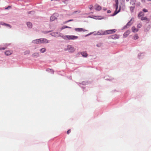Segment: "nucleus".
<instances>
[{
  "instance_id": "nucleus-1",
  "label": "nucleus",
  "mask_w": 151,
  "mask_h": 151,
  "mask_svg": "<svg viewBox=\"0 0 151 151\" xmlns=\"http://www.w3.org/2000/svg\"><path fill=\"white\" fill-rule=\"evenodd\" d=\"M116 4L115 5V6L116 8V10L114 12V14H113V16H114L117 14L118 13L120 10V9L121 8V6H120L119 8V9L117 11V9L118 8V0H116Z\"/></svg>"
},
{
  "instance_id": "nucleus-2",
  "label": "nucleus",
  "mask_w": 151,
  "mask_h": 151,
  "mask_svg": "<svg viewBox=\"0 0 151 151\" xmlns=\"http://www.w3.org/2000/svg\"><path fill=\"white\" fill-rule=\"evenodd\" d=\"M78 38V36L74 35H66L64 37V39H68V40H76Z\"/></svg>"
},
{
  "instance_id": "nucleus-3",
  "label": "nucleus",
  "mask_w": 151,
  "mask_h": 151,
  "mask_svg": "<svg viewBox=\"0 0 151 151\" xmlns=\"http://www.w3.org/2000/svg\"><path fill=\"white\" fill-rule=\"evenodd\" d=\"M116 30V29H113L111 30H108L105 31L106 35L107 34H110L115 33Z\"/></svg>"
},
{
  "instance_id": "nucleus-4",
  "label": "nucleus",
  "mask_w": 151,
  "mask_h": 151,
  "mask_svg": "<svg viewBox=\"0 0 151 151\" xmlns=\"http://www.w3.org/2000/svg\"><path fill=\"white\" fill-rule=\"evenodd\" d=\"M67 50L70 52H73L75 50V49L71 45H68V46Z\"/></svg>"
},
{
  "instance_id": "nucleus-5",
  "label": "nucleus",
  "mask_w": 151,
  "mask_h": 151,
  "mask_svg": "<svg viewBox=\"0 0 151 151\" xmlns=\"http://www.w3.org/2000/svg\"><path fill=\"white\" fill-rule=\"evenodd\" d=\"M40 43H47L49 42L48 40L45 38H40Z\"/></svg>"
},
{
  "instance_id": "nucleus-6",
  "label": "nucleus",
  "mask_w": 151,
  "mask_h": 151,
  "mask_svg": "<svg viewBox=\"0 0 151 151\" xmlns=\"http://www.w3.org/2000/svg\"><path fill=\"white\" fill-rule=\"evenodd\" d=\"M75 30L76 31L78 32H85L87 31V30L85 29H84L83 28H76L75 29Z\"/></svg>"
},
{
  "instance_id": "nucleus-7",
  "label": "nucleus",
  "mask_w": 151,
  "mask_h": 151,
  "mask_svg": "<svg viewBox=\"0 0 151 151\" xmlns=\"http://www.w3.org/2000/svg\"><path fill=\"white\" fill-rule=\"evenodd\" d=\"M32 42L34 44H40V39H37L35 40H33L32 41Z\"/></svg>"
},
{
  "instance_id": "nucleus-8",
  "label": "nucleus",
  "mask_w": 151,
  "mask_h": 151,
  "mask_svg": "<svg viewBox=\"0 0 151 151\" xmlns=\"http://www.w3.org/2000/svg\"><path fill=\"white\" fill-rule=\"evenodd\" d=\"M97 34L98 35H106L105 31H103L102 30H101V31L98 32Z\"/></svg>"
},
{
  "instance_id": "nucleus-9",
  "label": "nucleus",
  "mask_w": 151,
  "mask_h": 151,
  "mask_svg": "<svg viewBox=\"0 0 151 151\" xmlns=\"http://www.w3.org/2000/svg\"><path fill=\"white\" fill-rule=\"evenodd\" d=\"M12 53V51L9 50L6 51L5 52V55L7 56L10 55Z\"/></svg>"
},
{
  "instance_id": "nucleus-10",
  "label": "nucleus",
  "mask_w": 151,
  "mask_h": 151,
  "mask_svg": "<svg viewBox=\"0 0 151 151\" xmlns=\"http://www.w3.org/2000/svg\"><path fill=\"white\" fill-rule=\"evenodd\" d=\"M141 19V20H142V21H148V22H149V19L147 18V17H142L141 18H140Z\"/></svg>"
},
{
  "instance_id": "nucleus-11",
  "label": "nucleus",
  "mask_w": 151,
  "mask_h": 151,
  "mask_svg": "<svg viewBox=\"0 0 151 151\" xmlns=\"http://www.w3.org/2000/svg\"><path fill=\"white\" fill-rule=\"evenodd\" d=\"M111 37L112 39H118L119 37L117 35H111Z\"/></svg>"
},
{
  "instance_id": "nucleus-12",
  "label": "nucleus",
  "mask_w": 151,
  "mask_h": 151,
  "mask_svg": "<svg viewBox=\"0 0 151 151\" xmlns=\"http://www.w3.org/2000/svg\"><path fill=\"white\" fill-rule=\"evenodd\" d=\"M95 9L96 10H97L98 11L100 10L101 9V7L99 5H97V4L96 5H95Z\"/></svg>"
},
{
  "instance_id": "nucleus-13",
  "label": "nucleus",
  "mask_w": 151,
  "mask_h": 151,
  "mask_svg": "<svg viewBox=\"0 0 151 151\" xmlns=\"http://www.w3.org/2000/svg\"><path fill=\"white\" fill-rule=\"evenodd\" d=\"M130 33V31L127 30L126 32L123 35L125 37H126L128 35H129V34Z\"/></svg>"
},
{
  "instance_id": "nucleus-14",
  "label": "nucleus",
  "mask_w": 151,
  "mask_h": 151,
  "mask_svg": "<svg viewBox=\"0 0 151 151\" xmlns=\"http://www.w3.org/2000/svg\"><path fill=\"white\" fill-rule=\"evenodd\" d=\"M27 27L30 28H31L32 27V24L29 22H27Z\"/></svg>"
},
{
  "instance_id": "nucleus-15",
  "label": "nucleus",
  "mask_w": 151,
  "mask_h": 151,
  "mask_svg": "<svg viewBox=\"0 0 151 151\" xmlns=\"http://www.w3.org/2000/svg\"><path fill=\"white\" fill-rule=\"evenodd\" d=\"M145 15V14L144 13L142 12H140L138 14V17L139 18L141 17H142L143 16H144Z\"/></svg>"
},
{
  "instance_id": "nucleus-16",
  "label": "nucleus",
  "mask_w": 151,
  "mask_h": 151,
  "mask_svg": "<svg viewBox=\"0 0 151 151\" xmlns=\"http://www.w3.org/2000/svg\"><path fill=\"white\" fill-rule=\"evenodd\" d=\"M132 31L134 32H136L138 31V29H136L134 27H133L132 28Z\"/></svg>"
},
{
  "instance_id": "nucleus-17",
  "label": "nucleus",
  "mask_w": 151,
  "mask_h": 151,
  "mask_svg": "<svg viewBox=\"0 0 151 151\" xmlns=\"http://www.w3.org/2000/svg\"><path fill=\"white\" fill-rule=\"evenodd\" d=\"M81 54L82 56L83 57H86L88 55V54L86 52H81Z\"/></svg>"
},
{
  "instance_id": "nucleus-18",
  "label": "nucleus",
  "mask_w": 151,
  "mask_h": 151,
  "mask_svg": "<svg viewBox=\"0 0 151 151\" xmlns=\"http://www.w3.org/2000/svg\"><path fill=\"white\" fill-rule=\"evenodd\" d=\"M1 24L3 25H4L6 27H8L10 28H11L12 27L11 26L8 24H6L3 22H1Z\"/></svg>"
},
{
  "instance_id": "nucleus-19",
  "label": "nucleus",
  "mask_w": 151,
  "mask_h": 151,
  "mask_svg": "<svg viewBox=\"0 0 151 151\" xmlns=\"http://www.w3.org/2000/svg\"><path fill=\"white\" fill-rule=\"evenodd\" d=\"M56 19V18L54 16H52L50 18V20L51 21H53Z\"/></svg>"
},
{
  "instance_id": "nucleus-20",
  "label": "nucleus",
  "mask_w": 151,
  "mask_h": 151,
  "mask_svg": "<svg viewBox=\"0 0 151 151\" xmlns=\"http://www.w3.org/2000/svg\"><path fill=\"white\" fill-rule=\"evenodd\" d=\"M139 38V37L137 34H136L133 36V39L134 40H136Z\"/></svg>"
},
{
  "instance_id": "nucleus-21",
  "label": "nucleus",
  "mask_w": 151,
  "mask_h": 151,
  "mask_svg": "<svg viewBox=\"0 0 151 151\" xmlns=\"http://www.w3.org/2000/svg\"><path fill=\"white\" fill-rule=\"evenodd\" d=\"M46 50V49L45 48H43L41 49L40 50V52L42 53L45 52Z\"/></svg>"
},
{
  "instance_id": "nucleus-22",
  "label": "nucleus",
  "mask_w": 151,
  "mask_h": 151,
  "mask_svg": "<svg viewBox=\"0 0 151 151\" xmlns=\"http://www.w3.org/2000/svg\"><path fill=\"white\" fill-rule=\"evenodd\" d=\"M71 28V27H68L67 26H63L61 28V29H65V28Z\"/></svg>"
},
{
  "instance_id": "nucleus-23",
  "label": "nucleus",
  "mask_w": 151,
  "mask_h": 151,
  "mask_svg": "<svg viewBox=\"0 0 151 151\" xmlns=\"http://www.w3.org/2000/svg\"><path fill=\"white\" fill-rule=\"evenodd\" d=\"M133 22L132 21V19H131L127 24V25L130 26L131 25L132 23Z\"/></svg>"
},
{
  "instance_id": "nucleus-24",
  "label": "nucleus",
  "mask_w": 151,
  "mask_h": 151,
  "mask_svg": "<svg viewBox=\"0 0 151 151\" xmlns=\"http://www.w3.org/2000/svg\"><path fill=\"white\" fill-rule=\"evenodd\" d=\"M130 4L134 6V5L135 4V0H132L130 2Z\"/></svg>"
},
{
  "instance_id": "nucleus-25",
  "label": "nucleus",
  "mask_w": 151,
  "mask_h": 151,
  "mask_svg": "<svg viewBox=\"0 0 151 151\" xmlns=\"http://www.w3.org/2000/svg\"><path fill=\"white\" fill-rule=\"evenodd\" d=\"M134 6H132L130 7V10L132 12H133L134 10Z\"/></svg>"
},
{
  "instance_id": "nucleus-26",
  "label": "nucleus",
  "mask_w": 151,
  "mask_h": 151,
  "mask_svg": "<svg viewBox=\"0 0 151 151\" xmlns=\"http://www.w3.org/2000/svg\"><path fill=\"white\" fill-rule=\"evenodd\" d=\"M142 26V25L141 24H139L137 25V27L138 28H140Z\"/></svg>"
},
{
  "instance_id": "nucleus-27",
  "label": "nucleus",
  "mask_w": 151,
  "mask_h": 151,
  "mask_svg": "<svg viewBox=\"0 0 151 151\" xmlns=\"http://www.w3.org/2000/svg\"><path fill=\"white\" fill-rule=\"evenodd\" d=\"M93 6L92 5H90L89 6V8L90 10H91L93 9Z\"/></svg>"
},
{
  "instance_id": "nucleus-28",
  "label": "nucleus",
  "mask_w": 151,
  "mask_h": 151,
  "mask_svg": "<svg viewBox=\"0 0 151 151\" xmlns=\"http://www.w3.org/2000/svg\"><path fill=\"white\" fill-rule=\"evenodd\" d=\"M73 19H70V20H68V21H65V22L64 23V24H65V23H67V22H70V21H73Z\"/></svg>"
},
{
  "instance_id": "nucleus-29",
  "label": "nucleus",
  "mask_w": 151,
  "mask_h": 151,
  "mask_svg": "<svg viewBox=\"0 0 151 151\" xmlns=\"http://www.w3.org/2000/svg\"><path fill=\"white\" fill-rule=\"evenodd\" d=\"M143 11L145 12H148V10L147 9H143Z\"/></svg>"
},
{
  "instance_id": "nucleus-30",
  "label": "nucleus",
  "mask_w": 151,
  "mask_h": 151,
  "mask_svg": "<svg viewBox=\"0 0 151 151\" xmlns=\"http://www.w3.org/2000/svg\"><path fill=\"white\" fill-rule=\"evenodd\" d=\"M71 132L70 129H69L67 132V133L68 134H69Z\"/></svg>"
},
{
  "instance_id": "nucleus-31",
  "label": "nucleus",
  "mask_w": 151,
  "mask_h": 151,
  "mask_svg": "<svg viewBox=\"0 0 151 151\" xmlns=\"http://www.w3.org/2000/svg\"><path fill=\"white\" fill-rule=\"evenodd\" d=\"M6 49V48L4 47H1L0 48V50H5Z\"/></svg>"
},
{
  "instance_id": "nucleus-32",
  "label": "nucleus",
  "mask_w": 151,
  "mask_h": 151,
  "mask_svg": "<svg viewBox=\"0 0 151 151\" xmlns=\"http://www.w3.org/2000/svg\"><path fill=\"white\" fill-rule=\"evenodd\" d=\"M141 1L143 3H145V0H141Z\"/></svg>"
},
{
  "instance_id": "nucleus-33",
  "label": "nucleus",
  "mask_w": 151,
  "mask_h": 151,
  "mask_svg": "<svg viewBox=\"0 0 151 151\" xmlns=\"http://www.w3.org/2000/svg\"><path fill=\"white\" fill-rule=\"evenodd\" d=\"M122 1H123L124 2V1L125 0H121ZM127 1H128L129 0H126Z\"/></svg>"
},
{
  "instance_id": "nucleus-34",
  "label": "nucleus",
  "mask_w": 151,
  "mask_h": 151,
  "mask_svg": "<svg viewBox=\"0 0 151 151\" xmlns=\"http://www.w3.org/2000/svg\"><path fill=\"white\" fill-rule=\"evenodd\" d=\"M111 12V11L110 10H108L107 11V13H110Z\"/></svg>"
},
{
  "instance_id": "nucleus-35",
  "label": "nucleus",
  "mask_w": 151,
  "mask_h": 151,
  "mask_svg": "<svg viewBox=\"0 0 151 151\" xmlns=\"http://www.w3.org/2000/svg\"><path fill=\"white\" fill-rule=\"evenodd\" d=\"M11 6H9L8 7L6 8V9H8V8H10Z\"/></svg>"
},
{
  "instance_id": "nucleus-36",
  "label": "nucleus",
  "mask_w": 151,
  "mask_h": 151,
  "mask_svg": "<svg viewBox=\"0 0 151 151\" xmlns=\"http://www.w3.org/2000/svg\"><path fill=\"white\" fill-rule=\"evenodd\" d=\"M50 32V31H49V32H44V33H48V32Z\"/></svg>"
},
{
  "instance_id": "nucleus-37",
  "label": "nucleus",
  "mask_w": 151,
  "mask_h": 151,
  "mask_svg": "<svg viewBox=\"0 0 151 151\" xmlns=\"http://www.w3.org/2000/svg\"><path fill=\"white\" fill-rule=\"evenodd\" d=\"M103 9L104 10H106V8H104Z\"/></svg>"
},
{
  "instance_id": "nucleus-38",
  "label": "nucleus",
  "mask_w": 151,
  "mask_h": 151,
  "mask_svg": "<svg viewBox=\"0 0 151 151\" xmlns=\"http://www.w3.org/2000/svg\"><path fill=\"white\" fill-rule=\"evenodd\" d=\"M29 12V14L30 12Z\"/></svg>"
},
{
  "instance_id": "nucleus-39",
  "label": "nucleus",
  "mask_w": 151,
  "mask_h": 151,
  "mask_svg": "<svg viewBox=\"0 0 151 151\" xmlns=\"http://www.w3.org/2000/svg\"><path fill=\"white\" fill-rule=\"evenodd\" d=\"M123 6H124V7H125V4H124L123 5Z\"/></svg>"
},
{
  "instance_id": "nucleus-40",
  "label": "nucleus",
  "mask_w": 151,
  "mask_h": 151,
  "mask_svg": "<svg viewBox=\"0 0 151 151\" xmlns=\"http://www.w3.org/2000/svg\"><path fill=\"white\" fill-rule=\"evenodd\" d=\"M35 55V54H33V55L34 56H35V55Z\"/></svg>"
}]
</instances>
